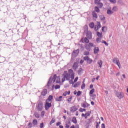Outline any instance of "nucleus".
<instances>
[{
    "mask_svg": "<svg viewBox=\"0 0 128 128\" xmlns=\"http://www.w3.org/2000/svg\"><path fill=\"white\" fill-rule=\"evenodd\" d=\"M56 78V74L54 75L53 77L50 76L49 78L48 81V82L47 85L46 86V88H50V84H52V82L53 83L55 82Z\"/></svg>",
    "mask_w": 128,
    "mask_h": 128,
    "instance_id": "f257e3e1",
    "label": "nucleus"
},
{
    "mask_svg": "<svg viewBox=\"0 0 128 128\" xmlns=\"http://www.w3.org/2000/svg\"><path fill=\"white\" fill-rule=\"evenodd\" d=\"M70 74L68 73L67 71H64L63 75L62 76V82H64L66 80H70Z\"/></svg>",
    "mask_w": 128,
    "mask_h": 128,
    "instance_id": "f03ea898",
    "label": "nucleus"
},
{
    "mask_svg": "<svg viewBox=\"0 0 128 128\" xmlns=\"http://www.w3.org/2000/svg\"><path fill=\"white\" fill-rule=\"evenodd\" d=\"M68 72L70 74V78H71V80H74V70L70 69L68 70Z\"/></svg>",
    "mask_w": 128,
    "mask_h": 128,
    "instance_id": "7ed1b4c3",
    "label": "nucleus"
},
{
    "mask_svg": "<svg viewBox=\"0 0 128 128\" xmlns=\"http://www.w3.org/2000/svg\"><path fill=\"white\" fill-rule=\"evenodd\" d=\"M44 108V104L42 102H40L38 103V105L37 106V110H39V112H42V108Z\"/></svg>",
    "mask_w": 128,
    "mask_h": 128,
    "instance_id": "20e7f679",
    "label": "nucleus"
},
{
    "mask_svg": "<svg viewBox=\"0 0 128 128\" xmlns=\"http://www.w3.org/2000/svg\"><path fill=\"white\" fill-rule=\"evenodd\" d=\"M94 46V44L92 42L89 43V44H87L85 46V48L88 52H90V47L92 48Z\"/></svg>",
    "mask_w": 128,
    "mask_h": 128,
    "instance_id": "39448f33",
    "label": "nucleus"
},
{
    "mask_svg": "<svg viewBox=\"0 0 128 128\" xmlns=\"http://www.w3.org/2000/svg\"><path fill=\"white\" fill-rule=\"evenodd\" d=\"M51 106H52V102L50 103L46 101V102L44 104V108L46 110H48L50 108Z\"/></svg>",
    "mask_w": 128,
    "mask_h": 128,
    "instance_id": "423d86ee",
    "label": "nucleus"
},
{
    "mask_svg": "<svg viewBox=\"0 0 128 128\" xmlns=\"http://www.w3.org/2000/svg\"><path fill=\"white\" fill-rule=\"evenodd\" d=\"M80 54V50L77 49L76 50H74L72 53V56L74 58H76V56H78V54Z\"/></svg>",
    "mask_w": 128,
    "mask_h": 128,
    "instance_id": "0eeeda50",
    "label": "nucleus"
},
{
    "mask_svg": "<svg viewBox=\"0 0 128 128\" xmlns=\"http://www.w3.org/2000/svg\"><path fill=\"white\" fill-rule=\"evenodd\" d=\"M114 64H116V65L118 66L119 68H120V60L118 58H114Z\"/></svg>",
    "mask_w": 128,
    "mask_h": 128,
    "instance_id": "6e6552de",
    "label": "nucleus"
},
{
    "mask_svg": "<svg viewBox=\"0 0 128 128\" xmlns=\"http://www.w3.org/2000/svg\"><path fill=\"white\" fill-rule=\"evenodd\" d=\"M116 96L119 100H122V98H124V93L122 92H118L116 93Z\"/></svg>",
    "mask_w": 128,
    "mask_h": 128,
    "instance_id": "1a4fd4ad",
    "label": "nucleus"
},
{
    "mask_svg": "<svg viewBox=\"0 0 128 128\" xmlns=\"http://www.w3.org/2000/svg\"><path fill=\"white\" fill-rule=\"evenodd\" d=\"M92 32L90 31H87L86 32V36L88 38L89 40H92Z\"/></svg>",
    "mask_w": 128,
    "mask_h": 128,
    "instance_id": "9d476101",
    "label": "nucleus"
},
{
    "mask_svg": "<svg viewBox=\"0 0 128 128\" xmlns=\"http://www.w3.org/2000/svg\"><path fill=\"white\" fill-rule=\"evenodd\" d=\"M76 110H78V108L76 106H72L70 108V112H76Z\"/></svg>",
    "mask_w": 128,
    "mask_h": 128,
    "instance_id": "9b49d317",
    "label": "nucleus"
},
{
    "mask_svg": "<svg viewBox=\"0 0 128 128\" xmlns=\"http://www.w3.org/2000/svg\"><path fill=\"white\" fill-rule=\"evenodd\" d=\"M78 68V64L76 62H74L72 68L74 70H76V69Z\"/></svg>",
    "mask_w": 128,
    "mask_h": 128,
    "instance_id": "f8f14e48",
    "label": "nucleus"
},
{
    "mask_svg": "<svg viewBox=\"0 0 128 128\" xmlns=\"http://www.w3.org/2000/svg\"><path fill=\"white\" fill-rule=\"evenodd\" d=\"M48 94V90L46 89H44L42 92H41V96H44L46 94Z\"/></svg>",
    "mask_w": 128,
    "mask_h": 128,
    "instance_id": "ddd939ff",
    "label": "nucleus"
},
{
    "mask_svg": "<svg viewBox=\"0 0 128 128\" xmlns=\"http://www.w3.org/2000/svg\"><path fill=\"white\" fill-rule=\"evenodd\" d=\"M55 100L56 102H62V96H60L59 97L55 98Z\"/></svg>",
    "mask_w": 128,
    "mask_h": 128,
    "instance_id": "4468645a",
    "label": "nucleus"
},
{
    "mask_svg": "<svg viewBox=\"0 0 128 128\" xmlns=\"http://www.w3.org/2000/svg\"><path fill=\"white\" fill-rule=\"evenodd\" d=\"M94 54H96L100 52V48H98V47H95L94 48Z\"/></svg>",
    "mask_w": 128,
    "mask_h": 128,
    "instance_id": "2eb2a0df",
    "label": "nucleus"
},
{
    "mask_svg": "<svg viewBox=\"0 0 128 128\" xmlns=\"http://www.w3.org/2000/svg\"><path fill=\"white\" fill-rule=\"evenodd\" d=\"M92 16L94 18H98V14L96 12V11H92Z\"/></svg>",
    "mask_w": 128,
    "mask_h": 128,
    "instance_id": "dca6fc26",
    "label": "nucleus"
},
{
    "mask_svg": "<svg viewBox=\"0 0 128 128\" xmlns=\"http://www.w3.org/2000/svg\"><path fill=\"white\" fill-rule=\"evenodd\" d=\"M53 96L52 95H50L48 97V98L46 99V102H52V100L53 98Z\"/></svg>",
    "mask_w": 128,
    "mask_h": 128,
    "instance_id": "f3484780",
    "label": "nucleus"
},
{
    "mask_svg": "<svg viewBox=\"0 0 128 128\" xmlns=\"http://www.w3.org/2000/svg\"><path fill=\"white\" fill-rule=\"evenodd\" d=\"M97 64H98V67L102 68V60H98Z\"/></svg>",
    "mask_w": 128,
    "mask_h": 128,
    "instance_id": "a211bd4d",
    "label": "nucleus"
},
{
    "mask_svg": "<svg viewBox=\"0 0 128 128\" xmlns=\"http://www.w3.org/2000/svg\"><path fill=\"white\" fill-rule=\"evenodd\" d=\"M84 72V70L82 68H80L79 70H78V76H80L82 74V72Z\"/></svg>",
    "mask_w": 128,
    "mask_h": 128,
    "instance_id": "6ab92c4d",
    "label": "nucleus"
},
{
    "mask_svg": "<svg viewBox=\"0 0 128 128\" xmlns=\"http://www.w3.org/2000/svg\"><path fill=\"white\" fill-rule=\"evenodd\" d=\"M96 4H97L98 8H102L104 6V4H102V3L100 2L97 3Z\"/></svg>",
    "mask_w": 128,
    "mask_h": 128,
    "instance_id": "aec40b11",
    "label": "nucleus"
},
{
    "mask_svg": "<svg viewBox=\"0 0 128 128\" xmlns=\"http://www.w3.org/2000/svg\"><path fill=\"white\" fill-rule=\"evenodd\" d=\"M72 122H74V124H78V120H76V116H74L72 118Z\"/></svg>",
    "mask_w": 128,
    "mask_h": 128,
    "instance_id": "412c9836",
    "label": "nucleus"
},
{
    "mask_svg": "<svg viewBox=\"0 0 128 128\" xmlns=\"http://www.w3.org/2000/svg\"><path fill=\"white\" fill-rule=\"evenodd\" d=\"M94 12H96L98 13L100 12V8H98V7L96 6L94 7Z\"/></svg>",
    "mask_w": 128,
    "mask_h": 128,
    "instance_id": "4be33fe9",
    "label": "nucleus"
},
{
    "mask_svg": "<svg viewBox=\"0 0 128 128\" xmlns=\"http://www.w3.org/2000/svg\"><path fill=\"white\" fill-rule=\"evenodd\" d=\"M89 26L90 28H94V22H90Z\"/></svg>",
    "mask_w": 128,
    "mask_h": 128,
    "instance_id": "5701e85b",
    "label": "nucleus"
},
{
    "mask_svg": "<svg viewBox=\"0 0 128 128\" xmlns=\"http://www.w3.org/2000/svg\"><path fill=\"white\" fill-rule=\"evenodd\" d=\"M53 24L49 25L47 26V30H54V27H52Z\"/></svg>",
    "mask_w": 128,
    "mask_h": 128,
    "instance_id": "b1692460",
    "label": "nucleus"
},
{
    "mask_svg": "<svg viewBox=\"0 0 128 128\" xmlns=\"http://www.w3.org/2000/svg\"><path fill=\"white\" fill-rule=\"evenodd\" d=\"M32 124H33L34 126H36L38 125V120H32Z\"/></svg>",
    "mask_w": 128,
    "mask_h": 128,
    "instance_id": "393cba45",
    "label": "nucleus"
},
{
    "mask_svg": "<svg viewBox=\"0 0 128 128\" xmlns=\"http://www.w3.org/2000/svg\"><path fill=\"white\" fill-rule=\"evenodd\" d=\"M96 34L98 36V38H102V34L99 32H96Z\"/></svg>",
    "mask_w": 128,
    "mask_h": 128,
    "instance_id": "a878e982",
    "label": "nucleus"
},
{
    "mask_svg": "<svg viewBox=\"0 0 128 128\" xmlns=\"http://www.w3.org/2000/svg\"><path fill=\"white\" fill-rule=\"evenodd\" d=\"M106 12H107L108 14H114V12H112V10H109V9L107 10Z\"/></svg>",
    "mask_w": 128,
    "mask_h": 128,
    "instance_id": "bb28decb",
    "label": "nucleus"
},
{
    "mask_svg": "<svg viewBox=\"0 0 128 128\" xmlns=\"http://www.w3.org/2000/svg\"><path fill=\"white\" fill-rule=\"evenodd\" d=\"M97 26V28H98L100 30V28H102V24H100V22H97V25H96Z\"/></svg>",
    "mask_w": 128,
    "mask_h": 128,
    "instance_id": "cd10ccee",
    "label": "nucleus"
},
{
    "mask_svg": "<svg viewBox=\"0 0 128 128\" xmlns=\"http://www.w3.org/2000/svg\"><path fill=\"white\" fill-rule=\"evenodd\" d=\"M80 82H78L75 84L74 85V88H77V86H80Z\"/></svg>",
    "mask_w": 128,
    "mask_h": 128,
    "instance_id": "c85d7f7f",
    "label": "nucleus"
},
{
    "mask_svg": "<svg viewBox=\"0 0 128 128\" xmlns=\"http://www.w3.org/2000/svg\"><path fill=\"white\" fill-rule=\"evenodd\" d=\"M100 18L101 20H106V17H104V15H100Z\"/></svg>",
    "mask_w": 128,
    "mask_h": 128,
    "instance_id": "c756f323",
    "label": "nucleus"
},
{
    "mask_svg": "<svg viewBox=\"0 0 128 128\" xmlns=\"http://www.w3.org/2000/svg\"><path fill=\"white\" fill-rule=\"evenodd\" d=\"M84 42L86 44H88V42H90V40H88V39L86 37L84 38Z\"/></svg>",
    "mask_w": 128,
    "mask_h": 128,
    "instance_id": "7c9ffc66",
    "label": "nucleus"
},
{
    "mask_svg": "<svg viewBox=\"0 0 128 128\" xmlns=\"http://www.w3.org/2000/svg\"><path fill=\"white\" fill-rule=\"evenodd\" d=\"M90 54V51H85L84 52V56H88Z\"/></svg>",
    "mask_w": 128,
    "mask_h": 128,
    "instance_id": "2f4dec72",
    "label": "nucleus"
},
{
    "mask_svg": "<svg viewBox=\"0 0 128 128\" xmlns=\"http://www.w3.org/2000/svg\"><path fill=\"white\" fill-rule=\"evenodd\" d=\"M87 62L90 64L92 62V58H89L88 60H87Z\"/></svg>",
    "mask_w": 128,
    "mask_h": 128,
    "instance_id": "473e14b6",
    "label": "nucleus"
},
{
    "mask_svg": "<svg viewBox=\"0 0 128 128\" xmlns=\"http://www.w3.org/2000/svg\"><path fill=\"white\" fill-rule=\"evenodd\" d=\"M54 122H56V120L52 118L50 122V126H52V124H54Z\"/></svg>",
    "mask_w": 128,
    "mask_h": 128,
    "instance_id": "72a5a7b5",
    "label": "nucleus"
},
{
    "mask_svg": "<svg viewBox=\"0 0 128 128\" xmlns=\"http://www.w3.org/2000/svg\"><path fill=\"white\" fill-rule=\"evenodd\" d=\"M102 44H105V46H108V42H106V40H102Z\"/></svg>",
    "mask_w": 128,
    "mask_h": 128,
    "instance_id": "f704fd0d",
    "label": "nucleus"
},
{
    "mask_svg": "<svg viewBox=\"0 0 128 128\" xmlns=\"http://www.w3.org/2000/svg\"><path fill=\"white\" fill-rule=\"evenodd\" d=\"M82 108H86V104L84 102V103L82 104Z\"/></svg>",
    "mask_w": 128,
    "mask_h": 128,
    "instance_id": "c9c22d12",
    "label": "nucleus"
},
{
    "mask_svg": "<svg viewBox=\"0 0 128 128\" xmlns=\"http://www.w3.org/2000/svg\"><path fill=\"white\" fill-rule=\"evenodd\" d=\"M74 80L71 79L70 80H69V84H74Z\"/></svg>",
    "mask_w": 128,
    "mask_h": 128,
    "instance_id": "e433bc0d",
    "label": "nucleus"
},
{
    "mask_svg": "<svg viewBox=\"0 0 128 128\" xmlns=\"http://www.w3.org/2000/svg\"><path fill=\"white\" fill-rule=\"evenodd\" d=\"M112 10H114V12H116V10H118V7H116V6H114Z\"/></svg>",
    "mask_w": 128,
    "mask_h": 128,
    "instance_id": "4c0bfd02",
    "label": "nucleus"
},
{
    "mask_svg": "<svg viewBox=\"0 0 128 128\" xmlns=\"http://www.w3.org/2000/svg\"><path fill=\"white\" fill-rule=\"evenodd\" d=\"M79 110L81 112H86V110L85 108H80L79 109Z\"/></svg>",
    "mask_w": 128,
    "mask_h": 128,
    "instance_id": "58836bf2",
    "label": "nucleus"
},
{
    "mask_svg": "<svg viewBox=\"0 0 128 128\" xmlns=\"http://www.w3.org/2000/svg\"><path fill=\"white\" fill-rule=\"evenodd\" d=\"M90 112L88 111V112L85 114V116H90Z\"/></svg>",
    "mask_w": 128,
    "mask_h": 128,
    "instance_id": "ea45409f",
    "label": "nucleus"
},
{
    "mask_svg": "<svg viewBox=\"0 0 128 128\" xmlns=\"http://www.w3.org/2000/svg\"><path fill=\"white\" fill-rule=\"evenodd\" d=\"M84 88H86V84L84 83H83L81 86L82 90H84Z\"/></svg>",
    "mask_w": 128,
    "mask_h": 128,
    "instance_id": "a19ab883",
    "label": "nucleus"
},
{
    "mask_svg": "<svg viewBox=\"0 0 128 128\" xmlns=\"http://www.w3.org/2000/svg\"><path fill=\"white\" fill-rule=\"evenodd\" d=\"M80 94H82V92L78 90L77 92L76 96H80Z\"/></svg>",
    "mask_w": 128,
    "mask_h": 128,
    "instance_id": "79ce46f5",
    "label": "nucleus"
},
{
    "mask_svg": "<svg viewBox=\"0 0 128 128\" xmlns=\"http://www.w3.org/2000/svg\"><path fill=\"white\" fill-rule=\"evenodd\" d=\"M94 2L95 4H98V2H100V0H94Z\"/></svg>",
    "mask_w": 128,
    "mask_h": 128,
    "instance_id": "37998d69",
    "label": "nucleus"
},
{
    "mask_svg": "<svg viewBox=\"0 0 128 128\" xmlns=\"http://www.w3.org/2000/svg\"><path fill=\"white\" fill-rule=\"evenodd\" d=\"M94 92V89L92 88V90H90V94H92Z\"/></svg>",
    "mask_w": 128,
    "mask_h": 128,
    "instance_id": "c03bdc74",
    "label": "nucleus"
},
{
    "mask_svg": "<svg viewBox=\"0 0 128 128\" xmlns=\"http://www.w3.org/2000/svg\"><path fill=\"white\" fill-rule=\"evenodd\" d=\"M90 58H88V56H84V60H86L88 62V60Z\"/></svg>",
    "mask_w": 128,
    "mask_h": 128,
    "instance_id": "a18cd8bd",
    "label": "nucleus"
},
{
    "mask_svg": "<svg viewBox=\"0 0 128 128\" xmlns=\"http://www.w3.org/2000/svg\"><path fill=\"white\" fill-rule=\"evenodd\" d=\"M60 88V85H58V84H56L55 86L56 90H58V89Z\"/></svg>",
    "mask_w": 128,
    "mask_h": 128,
    "instance_id": "49530a36",
    "label": "nucleus"
},
{
    "mask_svg": "<svg viewBox=\"0 0 128 128\" xmlns=\"http://www.w3.org/2000/svg\"><path fill=\"white\" fill-rule=\"evenodd\" d=\"M72 96H71L70 98H69L68 99V102H72Z\"/></svg>",
    "mask_w": 128,
    "mask_h": 128,
    "instance_id": "de8ad7c7",
    "label": "nucleus"
},
{
    "mask_svg": "<svg viewBox=\"0 0 128 128\" xmlns=\"http://www.w3.org/2000/svg\"><path fill=\"white\" fill-rule=\"evenodd\" d=\"M102 31H103V32H106V27L103 26L102 28Z\"/></svg>",
    "mask_w": 128,
    "mask_h": 128,
    "instance_id": "09e8293b",
    "label": "nucleus"
},
{
    "mask_svg": "<svg viewBox=\"0 0 128 128\" xmlns=\"http://www.w3.org/2000/svg\"><path fill=\"white\" fill-rule=\"evenodd\" d=\"M110 2H112V4H116V0H109Z\"/></svg>",
    "mask_w": 128,
    "mask_h": 128,
    "instance_id": "8fccbe9b",
    "label": "nucleus"
},
{
    "mask_svg": "<svg viewBox=\"0 0 128 128\" xmlns=\"http://www.w3.org/2000/svg\"><path fill=\"white\" fill-rule=\"evenodd\" d=\"M28 126L29 128H32V122H29Z\"/></svg>",
    "mask_w": 128,
    "mask_h": 128,
    "instance_id": "3c124183",
    "label": "nucleus"
},
{
    "mask_svg": "<svg viewBox=\"0 0 128 128\" xmlns=\"http://www.w3.org/2000/svg\"><path fill=\"white\" fill-rule=\"evenodd\" d=\"M78 77H76L74 80V84L75 82H78Z\"/></svg>",
    "mask_w": 128,
    "mask_h": 128,
    "instance_id": "603ef678",
    "label": "nucleus"
},
{
    "mask_svg": "<svg viewBox=\"0 0 128 128\" xmlns=\"http://www.w3.org/2000/svg\"><path fill=\"white\" fill-rule=\"evenodd\" d=\"M44 122L41 123L40 124V128H44Z\"/></svg>",
    "mask_w": 128,
    "mask_h": 128,
    "instance_id": "864d4df0",
    "label": "nucleus"
},
{
    "mask_svg": "<svg viewBox=\"0 0 128 128\" xmlns=\"http://www.w3.org/2000/svg\"><path fill=\"white\" fill-rule=\"evenodd\" d=\"M98 30H99V29L98 28V26H96V25L95 26H94V30H95L96 32H98Z\"/></svg>",
    "mask_w": 128,
    "mask_h": 128,
    "instance_id": "5fc2aeb1",
    "label": "nucleus"
},
{
    "mask_svg": "<svg viewBox=\"0 0 128 128\" xmlns=\"http://www.w3.org/2000/svg\"><path fill=\"white\" fill-rule=\"evenodd\" d=\"M101 128H106V125L104 124H102L101 125Z\"/></svg>",
    "mask_w": 128,
    "mask_h": 128,
    "instance_id": "6e6d98bb",
    "label": "nucleus"
},
{
    "mask_svg": "<svg viewBox=\"0 0 128 128\" xmlns=\"http://www.w3.org/2000/svg\"><path fill=\"white\" fill-rule=\"evenodd\" d=\"M98 126H100V124H98V122H96V128H98Z\"/></svg>",
    "mask_w": 128,
    "mask_h": 128,
    "instance_id": "4d7b16f0",
    "label": "nucleus"
},
{
    "mask_svg": "<svg viewBox=\"0 0 128 128\" xmlns=\"http://www.w3.org/2000/svg\"><path fill=\"white\" fill-rule=\"evenodd\" d=\"M66 94H68V92H65L63 93V96H66Z\"/></svg>",
    "mask_w": 128,
    "mask_h": 128,
    "instance_id": "13d9d810",
    "label": "nucleus"
},
{
    "mask_svg": "<svg viewBox=\"0 0 128 128\" xmlns=\"http://www.w3.org/2000/svg\"><path fill=\"white\" fill-rule=\"evenodd\" d=\"M65 128H70V125H68V124H66Z\"/></svg>",
    "mask_w": 128,
    "mask_h": 128,
    "instance_id": "bf43d9fd",
    "label": "nucleus"
},
{
    "mask_svg": "<svg viewBox=\"0 0 128 128\" xmlns=\"http://www.w3.org/2000/svg\"><path fill=\"white\" fill-rule=\"evenodd\" d=\"M88 124H90V122H92V118L88 119Z\"/></svg>",
    "mask_w": 128,
    "mask_h": 128,
    "instance_id": "052dcab7",
    "label": "nucleus"
},
{
    "mask_svg": "<svg viewBox=\"0 0 128 128\" xmlns=\"http://www.w3.org/2000/svg\"><path fill=\"white\" fill-rule=\"evenodd\" d=\"M35 116L36 118H40V116L38 114H36Z\"/></svg>",
    "mask_w": 128,
    "mask_h": 128,
    "instance_id": "680f3d73",
    "label": "nucleus"
},
{
    "mask_svg": "<svg viewBox=\"0 0 128 128\" xmlns=\"http://www.w3.org/2000/svg\"><path fill=\"white\" fill-rule=\"evenodd\" d=\"M84 60H80V64H84Z\"/></svg>",
    "mask_w": 128,
    "mask_h": 128,
    "instance_id": "e2e57ef3",
    "label": "nucleus"
},
{
    "mask_svg": "<svg viewBox=\"0 0 128 128\" xmlns=\"http://www.w3.org/2000/svg\"><path fill=\"white\" fill-rule=\"evenodd\" d=\"M100 38H97V40H96L97 42H100Z\"/></svg>",
    "mask_w": 128,
    "mask_h": 128,
    "instance_id": "0e129e2a",
    "label": "nucleus"
},
{
    "mask_svg": "<svg viewBox=\"0 0 128 128\" xmlns=\"http://www.w3.org/2000/svg\"><path fill=\"white\" fill-rule=\"evenodd\" d=\"M94 88V84H91L90 86V88Z\"/></svg>",
    "mask_w": 128,
    "mask_h": 128,
    "instance_id": "69168bd1",
    "label": "nucleus"
},
{
    "mask_svg": "<svg viewBox=\"0 0 128 128\" xmlns=\"http://www.w3.org/2000/svg\"><path fill=\"white\" fill-rule=\"evenodd\" d=\"M60 122H58L56 123V126H60Z\"/></svg>",
    "mask_w": 128,
    "mask_h": 128,
    "instance_id": "338daca9",
    "label": "nucleus"
},
{
    "mask_svg": "<svg viewBox=\"0 0 128 128\" xmlns=\"http://www.w3.org/2000/svg\"><path fill=\"white\" fill-rule=\"evenodd\" d=\"M72 122H70V121H68V122H67V124H70V123Z\"/></svg>",
    "mask_w": 128,
    "mask_h": 128,
    "instance_id": "774afa93",
    "label": "nucleus"
}]
</instances>
